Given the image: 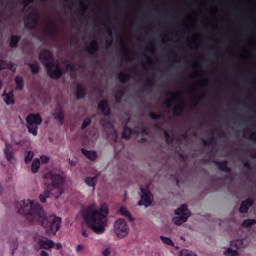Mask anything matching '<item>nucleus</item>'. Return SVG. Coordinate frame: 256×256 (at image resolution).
I'll return each instance as SVG.
<instances>
[{
  "label": "nucleus",
  "instance_id": "obj_1",
  "mask_svg": "<svg viewBox=\"0 0 256 256\" xmlns=\"http://www.w3.org/2000/svg\"><path fill=\"white\" fill-rule=\"evenodd\" d=\"M18 213L24 215L31 225H41V227L48 229L53 235H56L57 231L61 229V218L55 215L47 216L43 206L33 200H23Z\"/></svg>",
  "mask_w": 256,
  "mask_h": 256
},
{
  "label": "nucleus",
  "instance_id": "obj_2",
  "mask_svg": "<svg viewBox=\"0 0 256 256\" xmlns=\"http://www.w3.org/2000/svg\"><path fill=\"white\" fill-rule=\"evenodd\" d=\"M82 219L86 225L101 235L105 233V227H107V217L109 216V207L102 204L100 209H97V204L92 203L82 208L81 211Z\"/></svg>",
  "mask_w": 256,
  "mask_h": 256
},
{
  "label": "nucleus",
  "instance_id": "obj_3",
  "mask_svg": "<svg viewBox=\"0 0 256 256\" xmlns=\"http://www.w3.org/2000/svg\"><path fill=\"white\" fill-rule=\"evenodd\" d=\"M44 179H47L50 183L44 193L39 195L41 203H46L49 197L59 199L62 193H65V188L63 187L65 185V177L63 175L51 171L44 176Z\"/></svg>",
  "mask_w": 256,
  "mask_h": 256
},
{
  "label": "nucleus",
  "instance_id": "obj_4",
  "mask_svg": "<svg viewBox=\"0 0 256 256\" xmlns=\"http://www.w3.org/2000/svg\"><path fill=\"white\" fill-rule=\"evenodd\" d=\"M39 60L44 65L50 79L57 80L63 77V69L60 65L55 64V56L51 50L43 49L40 51Z\"/></svg>",
  "mask_w": 256,
  "mask_h": 256
},
{
  "label": "nucleus",
  "instance_id": "obj_5",
  "mask_svg": "<svg viewBox=\"0 0 256 256\" xmlns=\"http://www.w3.org/2000/svg\"><path fill=\"white\" fill-rule=\"evenodd\" d=\"M43 123V118H41V114L30 113L26 117V127L28 129V133H31L34 136H37L39 131V125Z\"/></svg>",
  "mask_w": 256,
  "mask_h": 256
},
{
  "label": "nucleus",
  "instance_id": "obj_6",
  "mask_svg": "<svg viewBox=\"0 0 256 256\" xmlns=\"http://www.w3.org/2000/svg\"><path fill=\"white\" fill-rule=\"evenodd\" d=\"M175 215L177 216L174 217L172 221L175 225L179 226L183 225V223H185L187 219L191 217V212H189V208L187 207V205L183 204L181 205V207L175 210Z\"/></svg>",
  "mask_w": 256,
  "mask_h": 256
},
{
  "label": "nucleus",
  "instance_id": "obj_7",
  "mask_svg": "<svg viewBox=\"0 0 256 256\" xmlns=\"http://www.w3.org/2000/svg\"><path fill=\"white\" fill-rule=\"evenodd\" d=\"M114 233L120 239H123L129 235V226H127V221H125V219H118L115 221Z\"/></svg>",
  "mask_w": 256,
  "mask_h": 256
},
{
  "label": "nucleus",
  "instance_id": "obj_8",
  "mask_svg": "<svg viewBox=\"0 0 256 256\" xmlns=\"http://www.w3.org/2000/svg\"><path fill=\"white\" fill-rule=\"evenodd\" d=\"M29 10L32 12L24 20L25 28L37 29V25H39V12L33 7H30Z\"/></svg>",
  "mask_w": 256,
  "mask_h": 256
},
{
  "label": "nucleus",
  "instance_id": "obj_9",
  "mask_svg": "<svg viewBox=\"0 0 256 256\" xmlns=\"http://www.w3.org/2000/svg\"><path fill=\"white\" fill-rule=\"evenodd\" d=\"M140 191L142 195L141 200L138 202V205H144L145 207H149V205H151V193L149 192V189L141 187Z\"/></svg>",
  "mask_w": 256,
  "mask_h": 256
},
{
  "label": "nucleus",
  "instance_id": "obj_10",
  "mask_svg": "<svg viewBox=\"0 0 256 256\" xmlns=\"http://www.w3.org/2000/svg\"><path fill=\"white\" fill-rule=\"evenodd\" d=\"M98 111L104 115V117L111 116V107L109 106V100H101L97 105Z\"/></svg>",
  "mask_w": 256,
  "mask_h": 256
},
{
  "label": "nucleus",
  "instance_id": "obj_11",
  "mask_svg": "<svg viewBox=\"0 0 256 256\" xmlns=\"http://www.w3.org/2000/svg\"><path fill=\"white\" fill-rule=\"evenodd\" d=\"M212 163H214V165L218 167V170L222 171L223 173H231L233 171L231 167H229V161L227 160H222V161L213 160Z\"/></svg>",
  "mask_w": 256,
  "mask_h": 256
},
{
  "label": "nucleus",
  "instance_id": "obj_12",
  "mask_svg": "<svg viewBox=\"0 0 256 256\" xmlns=\"http://www.w3.org/2000/svg\"><path fill=\"white\" fill-rule=\"evenodd\" d=\"M4 155L9 163H13V161H15L13 146L7 142H5Z\"/></svg>",
  "mask_w": 256,
  "mask_h": 256
},
{
  "label": "nucleus",
  "instance_id": "obj_13",
  "mask_svg": "<svg viewBox=\"0 0 256 256\" xmlns=\"http://www.w3.org/2000/svg\"><path fill=\"white\" fill-rule=\"evenodd\" d=\"M38 245L40 249H53V247L55 246V242H53V240H50L47 237H42L38 241Z\"/></svg>",
  "mask_w": 256,
  "mask_h": 256
},
{
  "label": "nucleus",
  "instance_id": "obj_14",
  "mask_svg": "<svg viewBox=\"0 0 256 256\" xmlns=\"http://www.w3.org/2000/svg\"><path fill=\"white\" fill-rule=\"evenodd\" d=\"M254 203H255V200H253L252 198H247L246 200L242 201L239 211L241 213H248L249 207H253Z\"/></svg>",
  "mask_w": 256,
  "mask_h": 256
},
{
  "label": "nucleus",
  "instance_id": "obj_15",
  "mask_svg": "<svg viewBox=\"0 0 256 256\" xmlns=\"http://www.w3.org/2000/svg\"><path fill=\"white\" fill-rule=\"evenodd\" d=\"M87 96V88L81 83L76 85V99L81 100L85 99Z\"/></svg>",
  "mask_w": 256,
  "mask_h": 256
},
{
  "label": "nucleus",
  "instance_id": "obj_16",
  "mask_svg": "<svg viewBox=\"0 0 256 256\" xmlns=\"http://www.w3.org/2000/svg\"><path fill=\"white\" fill-rule=\"evenodd\" d=\"M85 51H87L89 55H96L99 51V42L97 40H92L90 47H86Z\"/></svg>",
  "mask_w": 256,
  "mask_h": 256
},
{
  "label": "nucleus",
  "instance_id": "obj_17",
  "mask_svg": "<svg viewBox=\"0 0 256 256\" xmlns=\"http://www.w3.org/2000/svg\"><path fill=\"white\" fill-rule=\"evenodd\" d=\"M168 97H171L170 100H166L163 105L166 107V109H171L172 103H175L176 97H179L180 94H173V92L168 91L166 93Z\"/></svg>",
  "mask_w": 256,
  "mask_h": 256
},
{
  "label": "nucleus",
  "instance_id": "obj_18",
  "mask_svg": "<svg viewBox=\"0 0 256 256\" xmlns=\"http://www.w3.org/2000/svg\"><path fill=\"white\" fill-rule=\"evenodd\" d=\"M81 153L84 154L85 157L90 161H95L97 159V152L93 150H87L85 148H82Z\"/></svg>",
  "mask_w": 256,
  "mask_h": 256
},
{
  "label": "nucleus",
  "instance_id": "obj_19",
  "mask_svg": "<svg viewBox=\"0 0 256 256\" xmlns=\"http://www.w3.org/2000/svg\"><path fill=\"white\" fill-rule=\"evenodd\" d=\"M183 111H185V102L183 101H181L178 106L173 108L175 117H181V115H183Z\"/></svg>",
  "mask_w": 256,
  "mask_h": 256
},
{
  "label": "nucleus",
  "instance_id": "obj_20",
  "mask_svg": "<svg viewBox=\"0 0 256 256\" xmlns=\"http://www.w3.org/2000/svg\"><path fill=\"white\" fill-rule=\"evenodd\" d=\"M119 213L123 217H127L128 221H130V222L135 221V218H133V216L131 215V212L128 211L127 207H125V206L120 207Z\"/></svg>",
  "mask_w": 256,
  "mask_h": 256
},
{
  "label": "nucleus",
  "instance_id": "obj_21",
  "mask_svg": "<svg viewBox=\"0 0 256 256\" xmlns=\"http://www.w3.org/2000/svg\"><path fill=\"white\" fill-rule=\"evenodd\" d=\"M118 79L122 85H125V83H129L131 81V74L125 73V72H120L118 74Z\"/></svg>",
  "mask_w": 256,
  "mask_h": 256
},
{
  "label": "nucleus",
  "instance_id": "obj_22",
  "mask_svg": "<svg viewBox=\"0 0 256 256\" xmlns=\"http://www.w3.org/2000/svg\"><path fill=\"white\" fill-rule=\"evenodd\" d=\"M120 47L123 55L126 56V61H132L131 57H129V53H131V51H129V49H127V46H125V41H123V38L120 39Z\"/></svg>",
  "mask_w": 256,
  "mask_h": 256
},
{
  "label": "nucleus",
  "instance_id": "obj_23",
  "mask_svg": "<svg viewBox=\"0 0 256 256\" xmlns=\"http://www.w3.org/2000/svg\"><path fill=\"white\" fill-rule=\"evenodd\" d=\"M54 119L59 121L60 125H63V122L65 121V112L63 109L60 108L59 111L54 113Z\"/></svg>",
  "mask_w": 256,
  "mask_h": 256
},
{
  "label": "nucleus",
  "instance_id": "obj_24",
  "mask_svg": "<svg viewBox=\"0 0 256 256\" xmlns=\"http://www.w3.org/2000/svg\"><path fill=\"white\" fill-rule=\"evenodd\" d=\"M20 41H21V36H19V35H12L10 37V47L12 49H15V47H17V45H19Z\"/></svg>",
  "mask_w": 256,
  "mask_h": 256
},
{
  "label": "nucleus",
  "instance_id": "obj_25",
  "mask_svg": "<svg viewBox=\"0 0 256 256\" xmlns=\"http://www.w3.org/2000/svg\"><path fill=\"white\" fill-rule=\"evenodd\" d=\"M131 135H133V129L125 125L122 132V139H131Z\"/></svg>",
  "mask_w": 256,
  "mask_h": 256
},
{
  "label": "nucleus",
  "instance_id": "obj_26",
  "mask_svg": "<svg viewBox=\"0 0 256 256\" xmlns=\"http://www.w3.org/2000/svg\"><path fill=\"white\" fill-rule=\"evenodd\" d=\"M15 83H16V89L18 91H23V88L25 87L23 77L22 76H16L15 77Z\"/></svg>",
  "mask_w": 256,
  "mask_h": 256
},
{
  "label": "nucleus",
  "instance_id": "obj_27",
  "mask_svg": "<svg viewBox=\"0 0 256 256\" xmlns=\"http://www.w3.org/2000/svg\"><path fill=\"white\" fill-rule=\"evenodd\" d=\"M40 167H41V160H39L38 158H35L31 165L32 173H39Z\"/></svg>",
  "mask_w": 256,
  "mask_h": 256
},
{
  "label": "nucleus",
  "instance_id": "obj_28",
  "mask_svg": "<svg viewBox=\"0 0 256 256\" xmlns=\"http://www.w3.org/2000/svg\"><path fill=\"white\" fill-rule=\"evenodd\" d=\"M4 101L6 105H13L15 103L13 92H9L8 94H4Z\"/></svg>",
  "mask_w": 256,
  "mask_h": 256
},
{
  "label": "nucleus",
  "instance_id": "obj_29",
  "mask_svg": "<svg viewBox=\"0 0 256 256\" xmlns=\"http://www.w3.org/2000/svg\"><path fill=\"white\" fill-rule=\"evenodd\" d=\"M48 27H50L48 30L50 37H55L57 35V26L53 22H49Z\"/></svg>",
  "mask_w": 256,
  "mask_h": 256
},
{
  "label": "nucleus",
  "instance_id": "obj_30",
  "mask_svg": "<svg viewBox=\"0 0 256 256\" xmlns=\"http://www.w3.org/2000/svg\"><path fill=\"white\" fill-rule=\"evenodd\" d=\"M155 85V81L151 78H147L143 84V90L147 91V89H153V86Z\"/></svg>",
  "mask_w": 256,
  "mask_h": 256
},
{
  "label": "nucleus",
  "instance_id": "obj_31",
  "mask_svg": "<svg viewBox=\"0 0 256 256\" xmlns=\"http://www.w3.org/2000/svg\"><path fill=\"white\" fill-rule=\"evenodd\" d=\"M27 65L30 67L32 75H37V73H39V64L29 62Z\"/></svg>",
  "mask_w": 256,
  "mask_h": 256
},
{
  "label": "nucleus",
  "instance_id": "obj_32",
  "mask_svg": "<svg viewBox=\"0 0 256 256\" xmlns=\"http://www.w3.org/2000/svg\"><path fill=\"white\" fill-rule=\"evenodd\" d=\"M253 225H256L255 219H246L242 222V227H244L245 229L253 227Z\"/></svg>",
  "mask_w": 256,
  "mask_h": 256
},
{
  "label": "nucleus",
  "instance_id": "obj_33",
  "mask_svg": "<svg viewBox=\"0 0 256 256\" xmlns=\"http://www.w3.org/2000/svg\"><path fill=\"white\" fill-rule=\"evenodd\" d=\"M85 183L88 187H95L97 184V177H86Z\"/></svg>",
  "mask_w": 256,
  "mask_h": 256
},
{
  "label": "nucleus",
  "instance_id": "obj_34",
  "mask_svg": "<svg viewBox=\"0 0 256 256\" xmlns=\"http://www.w3.org/2000/svg\"><path fill=\"white\" fill-rule=\"evenodd\" d=\"M215 136H211L208 140L202 139L204 147H209L211 145H215Z\"/></svg>",
  "mask_w": 256,
  "mask_h": 256
},
{
  "label": "nucleus",
  "instance_id": "obj_35",
  "mask_svg": "<svg viewBox=\"0 0 256 256\" xmlns=\"http://www.w3.org/2000/svg\"><path fill=\"white\" fill-rule=\"evenodd\" d=\"M224 255H228V256H239V251L238 250H234L233 248H227L224 251Z\"/></svg>",
  "mask_w": 256,
  "mask_h": 256
},
{
  "label": "nucleus",
  "instance_id": "obj_36",
  "mask_svg": "<svg viewBox=\"0 0 256 256\" xmlns=\"http://www.w3.org/2000/svg\"><path fill=\"white\" fill-rule=\"evenodd\" d=\"M33 157H35V154L33 153V151H28L25 155V163L26 165H29V163H31V161H33Z\"/></svg>",
  "mask_w": 256,
  "mask_h": 256
},
{
  "label": "nucleus",
  "instance_id": "obj_37",
  "mask_svg": "<svg viewBox=\"0 0 256 256\" xmlns=\"http://www.w3.org/2000/svg\"><path fill=\"white\" fill-rule=\"evenodd\" d=\"M164 137L167 145H171V143H173V137H171V134H169L167 130H164Z\"/></svg>",
  "mask_w": 256,
  "mask_h": 256
},
{
  "label": "nucleus",
  "instance_id": "obj_38",
  "mask_svg": "<svg viewBox=\"0 0 256 256\" xmlns=\"http://www.w3.org/2000/svg\"><path fill=\"white\" fill-rule=\"evenodd\" d=\"M149 117L152 119V121H158V119H163V114H155L154 112H150Z\"/></svg>",
  "mask_w": 256,
  "mask_h": 256
},
{
  "label": "nucleus",
  "instance_id": "obj_39",
  "mask_svg": "<svg viewBox=\"0 0 256 256\" xmlns=\"http://www.w3.org/2000/svg\"><path fill=\"white\" fill-rule=\"evenodd\" d=\"M231 247H236V249H241V247H243V240L231 241Z\"/></svg>",
  "mask_w": 256,
  "mask_h": 256
},
{
  "label": "nucleus",
  "instance_id": "obj_40",
  "mask_svg": "<svg viewBox=\"0 0 256 256\" xmlns=\"http://www.w3.org/2000/svg\"><path fill=\"white\" fill-rule=\"evenodd\" d=\"M89 125H91V118H85L81 125L82 131H85V129H87V127H89Z\"/></svg>",
  "mask_w": 256,
  "mask_h": 256
},
{
  "label": "nucleus",
  "instance_id": "obj_41",
  "mask_svg": "<svg viewBox=\"0 0 256 256\" xmlns=\"http://www.w3.org/2000/svg\"><path fill=\"white\" fill-rule=\"evenodd\" d=\"M160 239L165 245H173V240L169 237L160 236Z\"/></svg>",
  "mask_w": 256,
  "mask_h": 256
},
{
  "label": "nucleus",
  "instance_id": "obj_42",
  "mask_svg": "<svg viewBox=\"0 0 256 256\" xmlns=\"http://www.w3.org/2000/svg\"><path fill=\"white\" fill-rule=\"evenodd\" d=\"M180 256H197V254L189 250H183L180 252Z\"/></svg>",
  "mask_w": 256,
  "mask_h": 256
},
{
  "label": "nucleus",
  "instance_id": "obj_43",
  "mask_svg": "<svg viewBox=\"0 0 256 256\" xmlns=\"http://www.w3.org/2000/svg\"><path fill=\"white\" fill-rule=\"evenodd\" d=\"M32 3H35V0H23L22 1V5H23L24 9H27V7H29V5H32Z\"/></svg>",
  "mask_w": 256,
  "mask_h": 256
},
{
  "label": "nucleus",
  "instance_id": "obj_44",
  "mask_svg": "<svg viewBox=\"0 0 256 256\" xmlns=\"http://www.w3.org/2000/svg\"><path fill=\"white\" fill-rule=\"evenodd\" d=\"M11 247H12V255L15 253V251H17L18 247H19V244L17 243V240H15V242H13L11 244Z\"/></svg>",
  "mask_w": 256,
  "mask_h": 256
},
{
  "label": "nucleus",
  "instance_id": "obj_45",
  "mask_svg": "<svg viewBox=\"0 0 256 256\" xmlns=\"http://www.w3.org/2000/svg\"><path fill=\"white\" fill-rule=\"evenodd\" d=\"M66 69H68V70L70 69V71H72L73 73H75V71H77L75 64H68L66 66Z\"/></svg>",
  "mask_w": 256,
  "mask_h": 256
},
{
  "label": "nucleus",
  "instance_id": "obj_46",
  "mask_svg": "<svg viewBox=\"0 0 256 256\" xmlns=\"http://www.w3.org/2000/svg\"><path fill=\"white\" fill-rule=\"evenodd\" d=\"M79 5L80 7H82L81 8L82 13H87V6H85V3H83V1H80Z\"/></svg>",
  "mask_w": 256,
  "mask_h": 256
},
{
  "label": "nucleus",
  "instance_id": "obj_47",
  "mask_svg": "<svg viewBox=\"0 0 256 256\" xmlns=\"http://www.w3.org/2000/svg\"><path fill=\"white\" fill-rule=\"evenodd\" d=\"M243 167L244 169H248V171H251V162L249 161L243 162Z\"/></svg>",
  "mask_w": 256,
  "mask_h": 256
},
{
  "label": "nucleus",
  "instance_id": "obj_48",
  "mask_svg": "<svg viewBox=\"0 0 256 256\" xmlns=\"http://www.w3.org/2000/svg\"><path fill=\"white\" fill-rule=\"evenodd\" d=\"M40 161L41 163H44V164L49 163V157L41 156Z\"/></svg>",
  "mask_w": 256,
  "mask_h": 256
},
{
  "label": "nucleus",
  "instance_id": "obj_49",
  "mask_svg": "<svg viewBox=\"0 0 256 256\" xmlns=\"http://www.w3.org/2000/svg\"><path fill=\"white\" fill-rule=\"evenodd\" d=\"M57 249V251H59L60 249H63V244L61 243H57V244H54V246L52 247V249Z\"/></svg>",
  "mask_w": 256,
  "mask_h": 256
},
{
  "label": "nucleus",
  "instance_id": "obj_50",
  "mask_svg": "<svg viewBox=\"0 0 256 256\" xmlns=\"http://www.w3.org/2000/svg\"><path fill=\"white\" fill-rule=\"evenodd\" d=\"M83 249H85V246L83 244H79L77 247H76V251L78 253H80V251H83Z\"/></svg>",
  "mask_w": 256,
  "mask_h": 256
},
{
  "label": "nucleus",
  "instance_id": "obj_51",
  "mask_svg": "<svg viewBox=\"0 0 256 256\" xmlns=\"http://www.w3.org/2000/svg\"><path fill=\"white\" fill-rule=\"evenodd\" d=\"M111 255V251L109 250V248H106L104 251H103V256H109Z\"/></svg>",
  "mask_w": 256,
  "mask_h": 256
},
{
  "label": "nucleus",
  "instance_id": "obj_52",
  "mask_svg": "<svg viewBox=\"0 0 256 256\" xmlns=\"http://www.w3.org/2000/svg\"><path fill=\"white\" fill-rule=\"evenodd\" d=\"M112 137H113L114 143H117V132L116 131L113 132Z\"/></svg>",
  "mask_w": 256,
  "mask_h": 256
},
{
  "label": "nucleus",
  "instance_id": "obj_53",
  "mask_svg": "<svg viewBox=\"0 0 256 256\" xmlns=\"http://www.w3.org/2000/svg\"><path fill=\"white\" fill-rule=\"evenodd\" d=\"M40 256H49V253L47 251H45V250H42L40 252Z\"/></svg>",
  "mask_w": 256,
  "mask_h": 256
},
{
  "label": "nucleus",
  "instance_id": "obj_54",
  "mask_svg": "<svg viewBox=\"0 0 256 256\" xmlns=\"http://www.w3.org/2000/svg\"><path fill=\"white\" fill-rule=\"evenodd\" d=\"M154 127H155V129H159V130L163 129V127L159 123H155Z\"/></svg>",
  "mask_w": 256,
  "mask_h": 256
},
{
  "label": "nucleus",
  "instance_id": "obj_55",
  "mask_svg": "<svg viewBox=\"0 0 256 256\" xmlns=\"http://www.w3.org/2000/svg\"><path fill=\"white\" fill-rule=\"evenodd\" d=\"M115 101L116 103H121V96L115 95Z\"/></svg>",
  "mask_w": 256,
  "mask_h": 256
},
{
  "label": "nucleus",
  "instance_id": "obj_56",
  "mask_svg": "<svg viewBox=\"0 0 256 256\" xmlns=\"http://www.w3.org/2000/svg\"><path fill=\"white\" fill-rule=\"evenodd\" d=\"M5 69V61H1L0 63V71H3Z\"/></svg>",
  "mask_w": 256,
  "mask_h": 256
},
{
  "label": "nucleus",
  "instance_id": "obj_57",
  "mask_svg": "<svg viewBox=\"0 0 256 256\" xmlns=\"http://www.w3.org/2000/svg\"><path fill=\"white\" fill-rule=\"evenodd\" d=\"M142 57H145L147 61H151V58L145 52L142 53Z\"/></svg>",
  "mask_w": 256,
  "mask_h": 256
},
{
  "label": "nucleus",
  "instance_id": "obj_58",
  "mask_svg": "<svg viewBox=\"0 0 256 256\" xmlns=\"http://www.w3.org/2000/svg\"><path fill=\"white\" fill-rule=\"evenodd\" d=\"M117 95H118L119 97H123V95H125V91L119 90Z\"/></svg>",
  "mask_w": 256,
  "mask_h": 256
},
{
  "label": "nucleus",
  "instance_id": "obj_59",
  "mask_svg": "<svg viewBox=\"0 0 256 256\" xmlns=\"http://www.w3.org/2000/svg\"><path fill=\"white\" fill-rule=\"evenodd\" d=\"M106 33L108 36H110L111 39L113 38V33L111 32V30L107 29Z\"/></svg>",
  "mask_w": 256,
  "mask_h": 256
},
{
  "label": "nucleus",
  "instance_id": "obj_60",
  "mask_svg": "<svg viewBox=\"0 0 256 256\" xmlns=\"http://www.w3.org/2000/svg\"><path fill=\"white\" fill-rule=\"evenodd\" d=\"M113 41L111 40L110 42L106 43V48L109 49V47H112Z\"/></svg>",
  "mask_w": 256,
  "mask_h": 256
},
{
  "label": "nucleus",
  "instance_id": "obj_61",
  "mask_svg": "<svg viewBox=\"0 0 256 256\" xmlns=\"http://www.w3.org/2000/svg\"><path fill=\"white\" fill-rule=\"evenodd\" d=\"M7 68L10 69L11 71H13V63H9V64L7 65Z\"/></svg>",
  "mask_w": 256,
  "mask_h": 256
},
{
  "label": "nucleus",
  "instance_id": "obj_62",
  "mask_svg": "<svg viewBox=\"0 0 256 256\" xmlns=\"http://www.w3.org/2000/svg\"><path fill=\"white\" fill-rule=\"evenodd\" d=\"M82 235H83V237H89V234L85 230L82 231Z\"/></svg>",
  "mask_w": 256,
  "mask_h": 256
},
{
  "label": "nucleus",
  "instance_id": "obj_63",
  "mask_svg": "<svg viewBox=\"0 0 256 256\" xmlns=\"http://www.w3.org/2000/svg\"><path fill=\"white\" fill-rule=\"evenodd\" d=\"M251 139H254V141H256V133L251 134Z\"/></svg>",
  "mask_w": 256,
  "mask_h": 256
},
{
  "label": "nucleus",
  "instance_id": "obj_64",
  "mask_svg": "<svg viewBox=\"0 0 256 256\" xmlns=\"http://www.w3.org/2000/svg\"><path fill=\"white\" fill-rule=\"evenodd\" d=\"M183 139H187V133L182 134Z\"/></svg>",
  "mask_w": 256,
  "mask_h": 256
}]
</instances>
